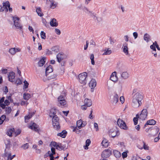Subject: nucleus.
Returning <instances> with one entry per match:
<instances>
[{
  "label": "nucleus",
  "mask_w": 160,
  "mask_h": 160,
  "mask_svg": "<svg viewBox=\"0 0 160 160\" xmlns=\"http://www.w3.org/2000/svg\"><path fill=\"white\" fill-rule=\"evenodd\" d=\"M120 101L122 103H123L124 101V97H120Z\"/></svg>",
  "instance_id": "nucleus-60"
},
{
  "label": "nucleus",
  "mask_w": 160,
  "mask_h": 160,
  "mask_svg": "<svg viewBox=\"0 0 160 160\" xmlns=\"http://www.w3.org/2000/svg\"><path fill=\"white\" fill-rule=\"evenodd\" d=\"M50 25L52 27H56L58 25V22L56 21V19L54 18H53L50 22Z\"/></svg>",
  "instance_id": "nucleus-17"
},
{
  "label": "nucleus",
  "mask_w": 160,
  "mask_h": 160,
  "mask_svg": "<svg viewBox=\"0 0 160 160\" xmlns=\"http://www.w3.org/2000/svg\"><path fill=\"white\" fill-rule=\"evenodd\" d=\"M6 106L4 103H0V106L2 108V109H4L5 108Z\"/></svg>",
  "instance_id": "nucleus-61"
},
{
  "label": "nucleus",
  "mask_w": 160,
  "mask_h": 160,
  "mask_svg": "<svg viewBox=\"0 0 160 160\" xmlns=\"http://www.w3.org/2000/svg\"><path fill=\"white\" fill-rule=\"evenodd\" d=\"M58 145V143H57L55 141H52L51 142L50 145L52 146H53L54 147H56V148H57V146Z\"/></svg>",
  "instance_id": "nucleus-49"
},
{
  "label": "nucleus",
  "mask_w": 160,
  "mask_h": 160,
  "mask_svg": "<svg viewBox=\"0 0 160 160\" xmlns=\"http://www.w3.org/2000/svg\"><path fill=\"white\" fill-rule=\"evenodd\" d=\"M51 2L50 7L52 9H54L56 7L57 3L55 2L53 0H49Z\"/></svg>",
  "instance_id": "nucleus-25"
},
{
  "label": "nucleus",
  "mask_w": 160,
  "mask_h": 160,
  "mask_svg": "<svg viewBox=\"0 0 160 160\" xmlns=\"http://www.w3.org/2000/svg\"><path fill=\"white\" fill-rule=\"evenodd\" d=\"M12 111V109L10 107H8L5 108L6 113L7 114H9Z\"/></svg>",
  "instance_id": "nucleus-35"
},
{
  "label": "nucleus",
  "mask_w": 160,
  "mask_h": 160,
  "mask_svg": "<svg viewBox=\"0 0 160 160\" xmlns=\"http://www.w3.org/2000/svg\"><path fill=\"white\" fill-rule=\"evenodd\" d=\"M123 52L127 55L128 54V47H123Z\"/></svg>",
  "instance_id": "nucleus-41"
},
{
  "label": "nucleus",
  "mask_w": 160,
  "mask_h": 160,
  "mask_svg": "<svg viewBox=\"0 0 160 160\" xmlns=\"http://www.w3.org/2000/svg\"><path fill=\"white\" fill-rule=\"evenodd\" d=\"M24 85L23 86V87L27 89V88H28V87L29 84L28 83V82L26 80H25L24 81Z\"/></svg>",
  "instance_id": "nucleus-53"
},
{
  "label": "nucleus",
  "mask_w": 160,
  "mask_h": 160,
  "mask_svg": "<svg viewBox=\"0 0 160 160\" xmlns=\"http://www.w3.org/2000/svg\"><path fill=\"white\" fill-rule=\"evenodd\" d=\"M41 38L42 39H45L46 38V33L44 31H42L40 33Z\"/></svg>",
  "instance_id": "nucleus-45"
},
{
  "label": "nucleus",
  "mask_w": 160,
  "mask_h": 160,
  "mask_svg": "<svg viewBox=\"0 0 160 160\" xmlns=\"http://www.w3.org/2000/svg\"><path fill=\"white\" fill-rule=\"evenodd\" d=\"M118 126L124 130H127L128 128L125 122L121 119L119 118L117 122Z\"/></svg>",
  "instance_id": "nucleus-6"
},
{
  "label": "nucleus",
  "mask_w": 160,
  "mask_h": 160,
  "mask_svg": "<svg viewBox=\"0 0 160 160\" xmlns=\"http://www.w3.org/2000/svg\"><path fill=\"white\" fill-rule=\"evenodd\" d=\"M97 84L96 81L95 79H92L90 82L89 83V85L90 87L91 88V92H93L94 88L96 86Z\"/></svg>",
  "instance_id": "nucleus-10"
},
{
  "label": "nucleus",
  "mask_w": 160,
  "mask_h": 160,
  "mask_svg": "<svg viewBox=\"0 0 160 160\" xmlns=\"http://www.w3.org/2000/svg\"><path fill=\"white\" fill-rule=\"evenodd\" d=\"M64 54L62 52L59 53L57 55L56 58L58 62L60 63L63 60L64 58Z\"/></svg>",
  "instance_id": "nucleus-11"
},
{
  "label": "nucleus",
  "mask_w": 160,
  "mask_h": 160,
  "mask_svg": "<svg viewBox=\"0 0 160 160\" xmlns=\"http://www.w3.org/2000/svg\"><path fill=\"white\" fill-rule=\"evenodd\" d=\"M46 59V58L45 57H43L42 58V59H40L38 63V65L39 67H42L43 66V65L45 63V60Z\"/></svg>",
  "instance_id": "nucleus-19"
},
{
  "label": "nucleus",
  "mask_w": 160,
  "mask_h": 160,
  "mask_svg": "<svg viewBox=\"0 0 160 160\" xmlns=\"http://www.w3.org/2000/svg\"><path fill=\"white\" fill-rule=\"evenodd\" d=\"M14 131V128H10L7 132V134L10 137L12 136V133Z\"/></svg>",
  "instance_id": "nucleus-29"
},
{
  "label": "nucleus",
  "mask_w": 160,
  "mask_h": 160,
  "mask_svg": "<svg viewBox=\"0 0 160 160\" xmlns=\"http://www.w3.org/2000/svg\"><path fill=\"white\" fill-rule=\"evenodd\" d=\"M21 132V130L20 129H18L15 132V137L17 136L20 134Z\"/></svg>",
  "instance_id": "nucleus-48"
},
{
  "label": "nucleus",
  "mask_w": 160,
  "mask_h": 160,
  "mask_svg": "<svg viewBox=\"0 0 160 160\" xmlns=\"http://www.w3.org/2000/svg\"><path fill=\"white\" fill-rule=\"evenodd\" d=\"M52 52L54 53H57L59 51V47L58 46H54L51 48Z\"/></svg>",
  "instance_id": "nucleus-26"
},
{
  "label": "nucleus",
  "mask_w": 160,
  "mask_h": 160,
  "mask_svg": "<svg viewBox=\"0 0 160 160\" xmlns=\"http://www.w3.org/2000/svg\"><path fill=\"white\" fill-rule=\"evenodd\" d=\"M143 148L145 150H148L149 149V148L148 146L147 145H146L144 141H143Z\"/></svg>",
  "instance_id": "nucleus-54"
},
{
  "label": "nucleus",
  "mask_w": 160,
  "mask_h": 160,
  "mask_svg": "<svg viewBox=\"0 0 160 160\" xmlns=\"http://www.w3.org/2000/svg\"><path fill=\"white\" fill-rule=\"evenodd\" d=\"M119 135V132L118 131L114 130L113 129H110L109 130V135L112 138H114Z\"/></svg>",
  "instance_id": "nucleus-8"
},
{
  "label": "nucleus",
  "mask_w": 160,
  "mask_h": 160,
  "mask_svg": "<svg viewBox=\"0 0 160 160\" xmlns=\"http://www.w3.org/2000/svg\"><path fill=\"white\" fill-rule=\"evenodd\" d=\"M23 97L24 99L28 100L31 97V95L29 93H24L23 95Z\"/></svg>",
  "instance_id": "nucleus-31"
},
{
  "label": "nucleus",
  "mask_w": 160,
  "mask_h": 160,
  "mask_svg": "<svg viewBox=\"0 0 160 160\" xmlns=\"http://www.w3.org/2000/svg\"><path fill=\"white\" fill-rule=\"evenodd\" d=\"M50 117L52 118V122L53 128L55 129L58 130L60 128L58 118L57 116H54L51 115L50 116Z\"/></svg>",
  "instance_id": "nucleus-2"
},
{
  "label": "nucleus",
  "mask_w": 160,
  "mask_h": 160,
  "mask_svg": "<svg viewBox=\"0 0 160 160\" xmlns=\"http://www.w3.org/2000/svg\"><path fill=\"white\" fill-rule=\"evenodd\" d=\"M36 12L38 15L40 17H42L43 15V13L42 12V10L40 7H38L36 8Z\"/></svg>",
  "instance_id": "nucleus-27"
},
{
  "label": "nucleus",
  "mask_w": 160,
  "mask_h": 160,
  "mask_svg": "<svg viewBox=\"0 0 160 160\" xmlns=\"http://www.w3.org/2000/svg\"><path fill=\"white\" fill-rule=\"evenodd\" d=\"M133 121L134 125H136L138 124V119H137V118H133Z\"/></svg>",
  "instance_id": "nucleus-59"
},
{
  "label": "nucleus",
  "mask_w": 160,
  "mask_h": 160,
  "mask_svg": "<svg viewBox=\"0 0 160 160\" xmlns=\"http://www.w3.org/2000/svg\"><path fill=\"white\" fill-rule=\"evenodd\" d=\"M143 98L142 95L138 92L135 93L132 97L133 106L135 108L139 107L142 104L141 101Z\"/></svg>",
  "instance_id": "nucleus-1"
},
{
  "label": "nucleus",
  "mask_w": 160,
  "mask_h": 160,
  "mask_svg": "<svg viewBox=\"0 0 160 160\" xmlns=\"http://www.w3.org/2000/svg\"><path fill=\"white\" fill-rule=\"evenodd\" d=\"M150 48L152 49L153 51L156 52V44L154 42H153V44L150 46Z\"/></svg>",
  "instance_id": "nucleus-43"
},
{
  "label": "nucleus",
  "mask_w": 160,
  "mask_h": 160,
  "mask_svg": "<svg viewBox=\"0 0 160 160\" xmlns=\"http://www.w3.org/2000/svg\"><path fill=\"white\" fill-rule=\"evenodd\" d=\"M13 20L15 27L17 29L20 30L21 31L22 33L23 32V29L22 28V26L18 22L19 18L18 17H13Z\"/></svg>",
  "instance_id": "nucleus-4"
},
{
  "label": "nucleus",
  "mask_w": 160,
  "mask_h": 160,
  "mask_svg": "<svg viewBox=\"0 0 160 160\" xmlns=\"http://www.w3.org/2000/svg\"><path fill=\"white\" fill-rule=\"evenodd\" d=\"M89 13L90 14V16L92 18L94 19H95L96 18V19L98 20V18L96 17V13L91 11H89Z\"/></svg>",
  "instance_id": "nucleus-30"
},
{
  "label": "nucleus",
  "mask_w": 160,
  "mask_h": 160,
  "mask_svg": "<svg viewBox=\"0 0 160 160\" xmlns=\"http://www.w3.org/2000/svg\"><path fill=\"white\" fill-rule=\"evenodd\" d=\"M3 7H5V9H6V11H8L7 7L8 8L9 11L10 12H12V8H10V4L8 1H7L5 2H3L2 3Z\"/></svg>",
  "instance_id": "nucleus-9"
},
{
  "label": "nucleus",
  "mask_w": 160,
  "mask_h": 160,
  "mask_svg": "<svg viewBox=\"0 0 160 160\" xmlns=\"http://www.w3.org/2000/svg\"><path fill=\"white\" fill-rule=\"evenodd\" d=\"M67 134V132L65 130H63L62 132L57 134V136H60L62 138H65Z\"/></svg>",
  "instance_id": "nucleus-18"
},
{
  "label": "nucleus",
  "mask_w": 160,
  "mask_h": 160,
  "mask_svg": "<svg viewBox=\"0 0 160 160\" xmlns=\"http://www.w3.org/2000/svg\"><path fill=\"white\" fill-rule=\"evenodd\" d=\"M52 66L51 65H49L46 69L45 75L46 76H47L48 73L52 72Z\"/></svg>",
  "instance_id": "nucleus-16"
},
{
  "label": "nucleus",
  "mask_w": 160,
  "mask_h": 160,
  "mask_svg": "<svg viewBox=\"0 0 160 160\" xmlns=\"http://www.w3.org/2000/svg\"><path fill=\"white\" fill-rule=\"evenodd\" d=\"M29 144L28 143H26L22 146V148L24 149H28L29 148Z\"/></svg>",
  "instance_id": "nucleus-51"
},
{
  "label": "nucleus",
  "mask_w": 160,
  "mask_h": 160,
  "mask_svg": "<svg viewBox=\"0 0 160 160\" xmlns=\"http://www.w3.org/2000/svg\"><path fill=\"white\" fill-rule=\"evenodd\" d=\"M150 36L149 34L147 33L144 34L143 37V39L144 40L147 42H149L150 39Z\"/></svg>",
  "instance_id": "nucleus-22"
},
{
  "label": "nucleus",
  "mask_w": 160,
  "mask_h": 160,
  "mask_svg": "<svg viewBox=\"0 0 160 160\" xmlns=\"http://www.w3.org/2000/svg\"><path fill=\"white\" fill-rule=\"evenodd\" d=\"M128 152V151H126L123 152L122 153V158L124 159L125 158L127 157L128 156L127 153Z\"/></svg>",
  "instance_id": "nucleus-46"
},
{
  "label": "nucleus",
  "mask_w": 160,
  "mask_h": 160,
  "mask_svg": "<svg viewBox=\"0 0 160 160\" xmlns=\"http://www.w3.org/2000/svg\"><path fill=\"white\" fill-rule=\"evenodd\" d=\"M87 74L86 72H84L78 75V78L80 82L84 85L86 84L87 83L86 77Z\"/></svg>",
  "instance_id": "nucleus-3"
},
{
  "label": "nucleus",
  "mask_w": 160,
  "mask_h": 160,
  "mask_svg": "<svg viewBox=\"0 0 160 160\" xmlns=\"http://www.w3.org/2000/svg\"><path fill=\"white\" fill-rule=\"evenodd\" d=\"M133 37L135 39H136V38H137V37H138V34L137 32H134L133 33Z\"/></svg>",
  "instance_id": "nucleus-62"
},
{
  "label": "nucleus",
  "mask_w": 160,
  "mask_h": 160,
  "mask_svg": "<svg viewBox=\"0 0 160 160\" xmlns=\"http://www.w3.org/2000/svg\"><path fill=\"white\" fill-rule=\"evenodd\" d=\"M55 32L58 35H60L61 34V31L58 28L55 29Z\"/></svg>",
  "instance_id": "nucleus-56"
},
{
  "label": "nucleus",
  "mask_w": 160,
  "mask_h": 160,
  "mask_svg": "<svg viewBox=\"0 0 160 160\" xmlns=\"http://www.w3.org/2000/svg\"><path fill=\"white\" fill-rule=\"evenodd\" d=\"M94 128H96V131H97L98 130V124L94 122Z\"/></svg>",
  "instance_id": "nucleus-58"
},
{
  "label": "nucleus",
  "mask_w": 160,
  "mask_h": 160,
  "mask_svg": "<svg viewBox=\"0 0 160 160\" xmlns=\"http://www.w3.org/2000/svg\"><path fill=\"white\" fill-rule=\"evenodd\" d=\"M56 111L55 109H51L50 110V112L49 113V116L50 117L51 115L54 116H57V115H56Z\"/></svg>",
  "instance_id": "nucleus-37"
},
{
  "label": "nucleus",
  "mask_w": 160,
  "mask_h": 160,
  "mask_svg": "<svg viewBox=\"0 0 160 160\" xmlns=\"http://www.w3.org/2000/svg\"><path fill=\"white\" fill-rule=\"evenodd\" d=\"M146 108L143 109L142 111L140 114V119L142 120H144L146 118L147 114L148 111L147 109L148 108V106H145Z\"/></svg>",
  "instance_id": "nucleus-5"
},
{
  "label": "nucleus",
  "mask_w": 160,
  "mask_h": 160,
  "mask_svg": "<svg viewBox=\"0 0 160 160\" xmlns=\"http://www.w3.org/2000/svg\"><path fill=\"white\" fill-rule=\"evenodd\" d=\"M6 119V116L5 115H2L0 117V125L2 124L4 121Z\"/></svg>",
  "instance_id": "nucleus-33"
},
{
  "label": "nucleus",
  "mask_w": 160,
  "mask_h": 160,
  "mask_svg": "<svg viewBox=\"0 0 160 160\" xmlns=\"http://www.w3.org/2000/svg\"><path fill=\"white\" fill-rule=\"evenodd\" d=\"M15 73L13 72H10L8 75V80L9 81L13 82L15 80Z\"/></svg>",
  "instance_id": "nucleus-13"
},
{
  "label": "nucleus",
  "mask_w": 160,
  "mask_h": 160,
  "mask_svg": "<svg viewBox=\"0 0 160 160\" xmlns=\"http://www.w3.org/2000/svg\"><path fill=\"white\" fill-rule=\"evenodd\" d=\"M32 117V115H31V114H29L28 115L25 116L24 119L25 122H28V121H27V120H29Z\"/></svg>",
  "instance_id": "nucleus-40"
},
{
  "label": "nucleus",
  "mask_w": 160,
  "mask_h": 160,
  "mask_svg": "<svg viewBox=\"0 0 160 160\" xmlns=\"http://www.w3.org/2000/svg\"><path fill=\"white\" fill-rule=\"evenodd\" d=\"M1 71L2 72L3 74H6L7 72V69H2Z\"/></svg>",
  "instance_id": "nucleus-64"
},
{
  "label": "nucleus",
  "mask_w": 160,
  "mask_h": 160,
  "mask_svg": "<svg viewBox=\"0 0 160 160\" xmlns=\"http://www.w3.org/2000/svg\"><path fill=\"white\" fill-rule=\"evenodd\" d=\"M30 128L31 129L34 130L35 131H38V130L37 125L34 122H33L32 125L30 126Z\"/></svg>",
  "instance_id": "nucleus-21"
},
{
  "label": "nucleus",
  "mask_w": 160,
  "mask_h": 160,
  "mask_svg": "<svg viewBox=\"0 0 160 160\" xmlns=\"http://www.w3.org/2000/svg\"><path fill=\"white\" fill-rule=\"evenodd\" d=\"M84 103L87 107H90L92 105V102L90 99L86 98L84 100Z\"/></svg>",
  "instance_id": "nucleus-20"
},
{
  "label": "nucleus",
  "mask_w": 160,
  "mask_h": 160,
  "mask_svg": "<svg viewBox=\"0 0 160 160\" xmlns=\"http://www.w3.org/2000/svg\"><path fill=\"white\" fill-rule=\"evenodd\" d=\"M59 63L61 66H64L66 64V61L65 60H62Z\"/></svg>",
  "instance_id": "nucleus-57"
},
{
  "label": "nucleus",
  "mask_w": 160,
  "mask_h": 160,
  "mask_svg": "<svg viewBox=\"0 0 160 160\" xmlns=\"http://www.w3.org/2000/svg\"><path fill=\"white\" fill-rule=\"evenodd\" d=\"M111 151L108 149L104 150L102 153V157L103 158H107L111 154Z\"/></svg>",
  "instance_id": "nucleus-7"
},
{
  "label": "nucleus",
  "mask_w": 160,
  "mask_h": 160,
  "mask_svg": "<svg viewBox=\"0 0 160 160\" xmlns=\"http://www.w3.org/2000/svg\"><path fill=\"white\" fill-rule=\"evenodd\" d=\"M15 83L17 84V85H20L22 83V82L20 78H18L16 80Z\"/></svg>",
  "instance_id": "nucleus-52"
},
{
  "label": "nucleus",
  "mask_w": 160,
  "mask_h": 160,
  "mask_svg": "<svg viewBox=\"0 0 160 160\" xmlns=\"http://www.w3.org/2000/svg\"><path fill=\"white\" fill-rule=\"evenodd\" d=\"M110 43L111 44H113L114 43V39H112L111 37L109 38Z\"/></svg>",
  "instance_id": "nucleus-63"
},
{
  "label": "nucleus",
  "mask_w": 160,
  "mask_h": 160,
  "mask_svg": "<svg viewBox=\"0 0 160 160\" xmlns=\"http://www.w3.org/2000/svg\"><path fill=\"white\" fill-rule=\"evenodd\" d=\"M102 145L105 147H107L108 145V143L106 139L103 140L102 142Z\"/></svg>",
  "instance_id": "nucleus-36"
},
{
  "label": "nucleus",
  "mask_w": 160,
  "mask_h": 160,
  "mask_svg": "<svg viewBox=\"0 0 160 160\" xmlns=\"http://www.w3.org/2000/svg\"><path fill=\"white\" fill-rule=\"evenodd\" d=\"M112 53V51L108 49L107 50H105L104 52L103 53V55H109Z\"/></svg>",
  "instance_id": "nucleus-42"
},
{
  "label": "nucleus",
  "mask_w": 160,
  "mask_h": 160,
  "mask_svg": "<svg viewBox=\"0 0 160 160\" xmlns=\"http://www.w3.org/2000/svg\"><path fill=\"white\" fill-rule=\"evenodd\" d=\"M91 141L89 139H87L86 141V147H88L91 143Z\"/></svg>",
  "instance_id": "nucleus-55"
},
{
  "label": "nucleus",
  "mask_w": 160,
  "mask_h": 160,
  "mask_svg": "<svg viewBox=\"0 0 160 160\" xmlns=\"http://www.w3.org/2000/svg\"><path fill=\"white\" fill-rule=\"evenodd\" d=\"M59 102L60 104L61 105L64 106L66 104V101L65 99H63L62 100H60L59 101Z\"/></svg>",
  "instance_id": "nucleus-50"
},
{
  "label": "nucleus",
  "mask_w": 160,
  "mask_h": 160,
  "mask_svg": "<svg viewBox=\"0 0 160 160\" xmlns=\"http://www.w3.org/2000/svg\"><path fill=\"white\" fill-rule=\"evenodd\" d=\"M57 76V75L56 74L49 76L48 77L47 79L48 80H49L51 79H54L56 78Z\"/></svg>",
  "instance_id": "nucleus-39"
},
{
  "label": "nucleus",
  "mask_w": 160,
  "mask_h": 160,
  "mask_svg": "<svg viewBox=\"0 0 160 160\" xmlns=\"http://www.w3.org/2000/svg\"><path fill=\"white\" fill-rule=\"evenodd\" d=\"M67 149V148H66V145L62 144L61 143H58V145L57 146V148H56V149L60 151L62 150H64L65 149Z\"/></svg>",
  "instance_id": "nucleus-14"
},
{
  "label": "nucleus",
  "mask_w": 160,
  "mask_h": 160,
  "mask_svg": "<svg viewBox=\"0 0 160 160\" xmlns=\"http://www.w3.org/2000/svg\"><path fill=\"white\" fill-rule=\"evenodd\" d=\"M122 77L124 79H126L128 77V74L127 72H124L121 75Z\"/></svg>",
  "instance_id": "nucleus-32"
},
{
  "label": "nucleus",
  "mask_w": 160,
  "mask_h": 160,
  "mask_svg": "<svg viewBox=\"0 0 160 160\" xmlns=\"http://www.w3.org/2000/svg\"><path fill=\"white\" fill-rule=\"evenodd\" d=\"M119 96L117 93H115V95L113 96V103L116 104L118 101Z\"/></svg>",
  "instance_id": "nucleus-24"
},
{
  "label": "nucleus",
  "mask_w": 160,
  "mask_h": 160,
  "mask_svg": "<svg viewBox=\"0 0 160 160\" xmlns=\"http://www.w3.org/2000/svg\"><path fill=\"white\" fill-rule=\"evenodd\" d=\"M15 155H13L12 156H11V153H10L8 154L7 160H11L14 157H15Z\"/></svg>",
  "instance_id": "nucleus-47"
},
{
  "label": "nucleus",
  "mask_w": 160,
  "mask_h": 160,
  "mask_svg": "<svg viewBox=\"0 0 160 160\" xmlns=\"http://www.w3.org/2000/svg\"><path fill=\"white\" fill-rule=\"evenodd\" d=\"M110 79L113 82H116L118 80V78L116 75V72H112L111 75Z\"/></svg>",
  "instance_id": "nucleus-12"
},
{
  "label": "nucleus",
  "mask_w": 160,
  "mask_h": 160,
  "mask_svg": "<svg viewBox=\"0 0 160 160\" xmlns=\"http://www.w3.org/2000/svg\"><path fill=\"white\" fill-rule=\"evenodd\" d=\"M72 127L73 128V132H75L76 133L78 134L80 133L81 130H79L78 128L77 127L72 126Z\"/></svg>",
  "instance_id": "nucleus-34"
},
{
  "label": "nucleus",
  "mask_w": 160,
  "mask_h": 160,
  "mask_svg": "<svg viewBox=\"0 0 160 160\" xmlns=\"http://www.w3.org/2000/svg\"><path fill=\"white\" fill-rule=\"evenodd\" d=\"M90 58L91 59V64L93 65H94L95 64V62L94 61V56L93 54H91Z\"/></svg>",
  "instance_id": "nucleus-44"
},
{
  "label": "nucleus",
  "mask_w": 160,
  "mask_h": 160,
  "mask_svg": "<svg viewBox=\"0 0 160 160\" xmlns=\"http://www.w3.org/2000/svg\"><path fill=\"white\" fill-rule=\"evenodd\" d=\"M16 49L15 48H11L9 50V52L12 55H14L16 53Z\"/></svg>",
  "instance_id": "nucleus-38"
},
{
  "label": "nucleus",
  "mask_w": 160,
  "mask_h": 160,
  "mask_svg": "<svg viewBox=\"0 0 160 160\" xmlns=\"http://www.w3.org/2000/svg\"><path fill=\"white\" fill-rule=\"evenodd\" d=\"M77 125L78 129H81L82 128V120L80 119L77 122Z\"/></svg>",
  "instance_id": "nucleus-28"
},
{
  "label": "nucleus",
  "mask_w": 160,
  "mask_h": 160,
  "mask_svg": "<svg viewBox=\"0 0 160 160\" xmlns=\"http://www.w3.org/2000/svg\"><path fill=\"white\" fill-rule=\"evenodd\" d=\"M156 122L153 119H151L148 120L146 124L144 125V128H145L146 125H154L156 124Z\"/></svg>",
  "instance_id": "nucleus-15"
},
{
  "label": "nucleus",
  "mask_w": 160,
  "mask_h": 160,
  "mask_svg": "<svg viewBox=\"0 0 160 160\" xmlns=\"http://www.w3.org/2000/svg\"><path fill=\"white\" fill-rule=\"evenodd\" d=\"M113 153L114 156L116 158H119L121 156V154L120 152L119 151L116 150H113Z\"/></svg>",
  "instance_id": "nucleus-23"
}]
</instances>
